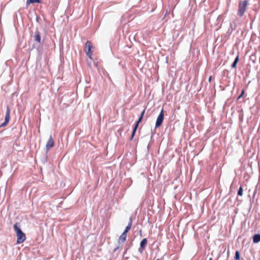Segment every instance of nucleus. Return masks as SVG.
<instances>
[{"label":"nucleus","instance_id":"nucleus-1","mask_svg":"<svg viewBox=\"0 0 260 260\" xmlns=\"http://www.w3.org/2000/svg\"><path fill=\"white\" fill-rule=\"evenodd\" d=\"M14 229L15 232L16 233V236L17 237V243L18 244H19V243H21L23 242L26 239L25 235L22 232L20 227L18 226L17 223H16L14 224Z\"/></svg>","mask_w":260,"mask_h":260},{"label":"nucleus","instance_id":"nucleus-2","mask_svg":"<svg viewBox=\"0 0 260 260\" xmlns=\"http://www.w3.org/2000/svg\"><path fill=\"white\" fill-rule=\"evenodd\" d=\"M247 5V1L240 2L239 6L238 14L242 16L244 14Z\"/></svg>","mask_w":260,"mask_h":260},{"label":"nucleus","instance_id":"nucleus-3","mask_svg":"<svg viewBox=\"0 0 260 260\" xmlns=\"http://www.w3.org/2000/svg\"><path fill=\"white\" fill-rule=\"evenodd\" d=\"M91 48H92V45L91 44V43L89 41H87L85 44V51L87 55L90 58H91V54H92V52L91 51Z\"/></svg>","mask_w":260,"mask_h":260},{"label":"nucleus","instance_id":"nucleus-4","mask_svg":"<svg viewBox=\"0 0 260 260\" xmlns=\"http://www.w3.org/2000/svg\"><path fill=\"white\" fill-rule=\"evenodd\" d=\"M144 113H145V110H144L141 113V115L138 119V120L136 122V124H135V125L133 128V133H132V137H131V140H132L133 139V138L134 137V135H135V134L137 131V129L138 128V125L139 124V123L142 120V119L143 118V117L144 116Z\"/></svg>","mask_w":260,"mask_h":260},{"label":"nucleus","instance_id":"nucleus-5","mask_svg":"<svg viewBox=\"0 0 260 260\" xmlns=\"http://www.w3.org/2000/svg\"><path fill=\"white\" fill-rule=\"evenodd\" d=\"M163 120H164V112H163V110H161V111L160 113H159V114L158 115V116L157 118L156 121V123H155V127L156 128L160 126L161 125Z\"/></svg>","mask_w":260,"mask_h":260},{"label":"nucleus","instance_id":"nucleus-6","mask_svg":"<svg viewBox=\"0 0 260 260\" xmlns=\"http://www.w3.org/2000/svg\"><path fill=\"white\" fill-rule=\"evenodd\" d=\"M10 109L8 106L7 108V111L5 118V122L0 125V127H4L7 125L10 120Z\"/></svg>","mask_w":260,"mask_h":260},{"label":"nucleus","instance_id":"nucleus-7","mask_svg":"<svg viewBox=\"0 0 260 260\" xmlns=\"http://www.w3.org/2000/svg\"><path fill=\"white\" fill-rule=\"evenodd\" d=\"M54 146V141L52 139V137L50 136V138L46 144V147L47 149H49Z\"/></svg>","mask_w":260,"mask_h":260},{"label":"nucleus","instance_id":"nucleus-8","mask_svg":"<svg viewBox=\"0 0 260 260\" xmlns=\"http://www.w3.org/2000/svg\"><path fill=\"white\" fill-rule=\"evenodd\" d=\"M126 238V234L125 233H122V235L120 236L118 240V244L120 246L125 241Z\"/></svg>","mask_w":260,"mask_h":260},{"label":"nucleus","instance_id":"nucleus-9","mask_svg":"<svg viewBox=\"0 0 260 260\" xmlns=\"http://www.w3.org/2000/svg\"><path fill=\"white\" fill-rule=\"evenodd\" d=\"M34 38H35V41L36 42H37L38 43H40V42H41V37H40L39 32L38 31H37L35 32V36H34Z\"/></svg>","mask_w":260,"mask_h":260},{"label":"nucleus","instance_id":"nucleus-10","mask_svg":"<svg viewBox=\"0 0 260 260\" xmlns=\"http://www.w3.org/2000/svg\"><path fill=\"white\" fill-rule=\"evenodd\" d=\"M253 241L254 243H257L260 242V234H255L253 237Z\"/></svg>","mask_w":260,"mask_h":260},{"label":"nucleus","instance_id":"nucleus-11","mask_svg":"<svg viewBox=\"0 0 260 260\" xmlns=\"http://www.w3.org/2000/svg\"><path fill=\"white\" fill-rule=\"evenodd\" d=\"M132 219H129V222L127 226L126 227L124 231L123 232V233H125V234H126L127 232L130 230L131 226H132Z\"/></svg>","mask_w":260,"mask_h":260},{"label":"nucleus","instance_id":"nucleus-12","mask_svg":"<svg viewBox=\"0 0 260 260\" xmlns=\"http://www.w3.org/2000/svg\"><path fill=\"white\" fill-rule=\"evenodd\" d=\"M146 244H147L146 239V238L143 239L140 243L141 247L142 249H143L145 247Z\"/></svg>","mask_w":260,"mask_h":260},{"label":"nucleus","instance_id":"nucleus-13","mask_svg":"<svg viewBox=\"0 0 260 260\" xmlns=\"http://www.w3.org/2000/svg\"><path fill=\"white\" fill-rule=\"evenodd\" d=\"M238 61H239V57L237 56L236 57V58H235V60H234V62H233V64H232V67L233 68H235V67H236V65H237V63H238Z\"/></svg>","mask_w":260,"mask_h":260},{"label":"nucleus","instance_id":"nucleus-14","mask_svg":"<svg viewBox=\"0 0 260 260\" xmlns=\"http://www.w3.org/2000/svg\"><path fill=\"white\" fill-rule=\"evenodd\" d=\"M40 2L39 0H27V4H30L31 3H39Z\"/></svg>","mask_w":260,"mask_h":260},{"label":"nucleus","instance_id":"nucleus-15","mask_svg":"<svg viewBox=\"0 0 260 260\" xmlns=\"http://www.w3.org/2000/svg\"><path fill=\"white\" fill-rule=\"evenodd\" d=\"M235 260H240V253L238 251H236L235 253Z\"/></svg>","mask_w":260,"mask_h":260},{"label":"nucleus","instance_id":"nucleus-16","mask_svg":"<svg viewBox=\"0 0 260 260\" xmlns=\"http://www.w3.org/2000/svg\"><path fill=\"white\" fill-rule=\"evenodd\" d=\"M238 194L239 196H242L243 194V189H242V187L241 186L238 191Z\"/></svg>","mask_w":260,"mask_h":260},{"label":"nucleus","instance_id":"nucleus-17","mask_svg":"<svg viewBox=\"0 0 260 260\" xmlns=\"http://www.w3.org/2000/svg\"><path fill=\"white\" fill-rule=\"evenodd\" d=\"M243 95H240L239 97L238 98V100L240 99Z\"/></svg>","mask_w":260,"mask_h":260},{"label":"nucleus","instance_id":"nucleus-18","mask_svg":"<svg viewBox=\"0 0 260 260\" xmlns=\"http://www.w3.org/2000/svg\"><path fill=\"white\" fill-rule=\"evenodd\" d=\"M244 90H243V91H242L241 94L240 95H243V94H244Z\"/></svg>","mask_w":260,"mask_h":260},{"label":"nucleus","instance_id":"nucleus-19","mask_svg":"<svg viewBox=\"0 0 260 260\" xmlns=\"http://www.w3.org/2000/svg\"><path fill=\"white\" fill-rule=\"evenodd\" d=\"M244 90H243V91H242L241 94L240 95H243V94H244Z\"/></svg>","mask_w":260,"mask_h":260},{"label":"nucleus","instance_id":"nucleus-20","mask_svg":"<svg viewBox=\"0 0 260 260\" xmlns=\"http://www.w3.org/2000/svg\"><path fill=\"white\" fill-rule=\"evenodd\" d=\"M211 77L210 76L209 78V81H211Z\"/></svg>","mask_w":260,"mask_h":260},{"label":"nucleus","instance_id":"nucleus-21","mask_svg":"<svg viewBox=\"0 0 260 260\" xmlns=\"http://www.w3.org/2000/svg\"><path fill=\"white\" fill-rule=\"evenodd\" d=\"M209 260H212V258H210L209 259Z\"/></svg>","mask_w":260,"mask_h":260},{"label":"nucleus","instance_id":"nucleus-22","mask_svg":"<svg viewBox=\"0 0 260 260\" xmlns=\"http://www.w3.org/2000/svg\"><path fill=\"white\" fill-rule=\"evenodd\" d=\"M156 260H159L158 259H157Z\"/></svg>","mask_w":260,"mask_h":260}]
</instances>
